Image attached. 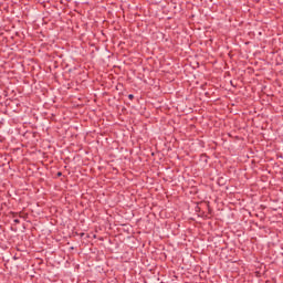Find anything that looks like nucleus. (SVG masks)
I'll return each mask as SVG.
<instances>
[{"label": "nucleus", "instance_id": "nucleus-3", "mask_svg": "<svg viewBox=\"0 0 283 283\" xmlns=\"http://www.w3.org/2000/svg\"><path fill=\"white\" fill-rule=\"evenodd\" d=\"M56 176H57V178H61V177L63 176V172L59 171V172L56 174Z\"/></svg>", "mask_w": 283, "mask_h": 283}, {"label": "nucleus", "instance_id": "nucleus-2", "mask_svg": "<svg viewBox=\"0 0 283 283\" xmlns=\"http://www.w3.org/2000/svg\"><path fill=\"white\" fill-rule=\"evenodd\" d=\"M128 98H129V101H134V95H133V94H129V95H128Z\"/></svg>", "mask_w": 283, "mask_h": 283}, {"label": "nucleus", "instance_id": "nucleus-1", "mask_svg": "<svg viewBox=\"0 0 283 283\" xmlns=\"http://www.w3.org/2000/svg\"><path fill=\"white\" fill-rule=\"evenodd\" d=\"M13 222H14L15 224H20V223H21V220L14 219Z\"/></svg>", "mask_w": 283, "mask_h": 283}]
</instances>
